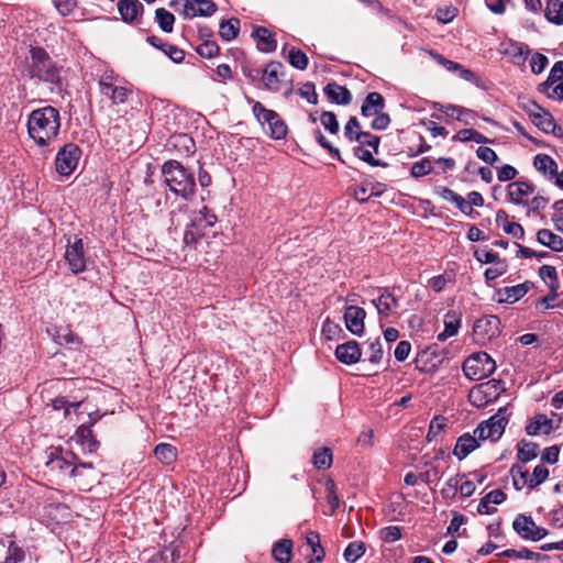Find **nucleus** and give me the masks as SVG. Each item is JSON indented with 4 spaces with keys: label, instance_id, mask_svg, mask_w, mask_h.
I'll list each match as a JSON object with an SVG mask.
<instances>
[{
    "label": "nucleus",
    "instance_id": "1",
    "mask_svg": "<svg viewBox=\"0 0 563 563\" xmlns=\"http://www.w3.org/2000/svg\"><path fill=\"white\" fill-rule=\"evenodd\" d=\"M29 136L37 147L48 150L57 139L60 131V113L53 106H45L33 110L26 122Z\"/></svg>",
    "mask_w": 563,
    "mask_h": 563
},
{
    "label": "nucleus",
    "instance_id": "2",
    "mask_svg": "<svg viewBox=\"0 0 563 563\" xmlns=\"http://www.w3.org/2000/svg\"><path fill=\"white\" fill-rule=\"evenodd\" d=\"M60 70V67L56 65L44 48L32 47L30 49L27 74L30 78L48 85L52 93L60 95L63 91Z\"/></svg>",
    "mask_w": 563,
    "mask_h": 563
},
{
    "label": "nucleus",
    "instance_id": "3",
    "mask_svg": "<svg viewBox=\"0 0 563 563\" xmlns=\"http://www.w3.org/2000/svg\"><path fill=\"white\" fill-rule=\"evenodd\" d=\"M164 181L172 192L185 200L191 199L196 189L195 173L175 159L165 162L162 166Z\"/></svg>",
    "mask_w": 563,
    "mask_h": 563
},
{
    "label": "nucleus",
    "instance_id": "4",
    "mask_svg": "<svg viewBox=\"0 0 563 563\" xmlns=\"http://www.w3.org/2000/svg\"><path fill=\"white\" fill-rule=\"evenodd\" d=\"M463 373L471 380H482L496 371V362L486 352H477L463 363Z\"/></svg>",
    "mask_w": 563,
    "mask_h": 563
},
{
    "label": "nucleus",
    "instance_id": "5",
    "mask_svg": "<svg viewBox=\"0 0 563 563\" xmlns=\"http://www.w3.org/2000/svg\"><path fill=\"white\" fill-rule=\"evenodd\" d=\"M505 390L503 380L490 379L474 386L468 393V401L476 408H484L496 401Z\"/></svg>",
    "mask_w": 563,
    "mask_h": 563
},
{
    "label": "nucleus",
    "instance_id": "6",
    "mask_svg": "<svg viewBox=\"0 0 563 563\" xmlns=\"http://www.w3.org/2000/svg\"><path fill=\"white\" fill-rule=\"evenodd\" d=\"M252 111L262 125L267 124L266 133L272 139L280 140L287 135V125L276 111L265 108L260 101L254 102Z\"/></svg>",
    "mask_w": 563,
    "mask_h": 563
},
{
    "label": "nucleus",
    "instance_id": "7",
    "mask_svg": "<svg viewBox=\"0 0 563 563\" xmlns=\"http://www.w3.org/2000/svg\"><path fill=\"white\" fill-rule=\"evenodd\" d=\"M80 156L81 150L77 144H65L55 157L56 172L62 176H69L76 169Z\"/></svg>",
    "mask_w": 563,
    "mask_h": 563
},
{
    "label": "nucleus",
    "instance_id": "8",
    "mask_svg": "<svg viewBox=\"0 0 563 563\" xmlns=\"http://www.w3.org/2000/svg\"><path fill=\"white\" fill-rule=\"evenodd\" d=\"M512 529L520 538L530 541H539L549 533L545 528L537 526L532 517L522 514L518 515L512 521Z\"/></svg>",
    "mask_w": 563,
    "mask_h": 563
},
{
    "label": "nucleus",
    "instance_id": "9",
    "mask_svg": "<svg viewBox=\"0 0 563 563\" xmlns=\"http://www.w3.org/2000/svg\"><path fill=\"white\" fill-rule=\"evenodd\" d=\"M507 424V418L492 416L489 419L482 421L474 430V433L478 437V440H490L495 442L504 434Z\"/></svg>",
    "mask_w": 563,
    "mask_h": 563
},
{
    "label": "nucleus",
    "instance_id": "10",
    "mask_svg": "<svg viewBox=\"0 0 563 563\" xmlns=\"http://www.w3.org/2000/svg\"><path fill=\"white\" fill-rule=\"evenodd\" d=\"M500 319L497 316H484L475 321L473 333L477 341H489L500 334Z\"/></svg>",
    "mask_w": 563,
    "mask_h": 563
},
{
    "label": "nucleus",
    "instance_id": "11",
    "mask_svg": "<svg viewBox=\"0 0 563 563\" xmlns=\"http://www.w3.org/2000/svg\"><path fill=\"white\" fill-rule=\"evenodd\" d=\"M64 258L73 274H79L86 271L87 258L82 239H76L74 243L68 241Z\"/></svg>",
    "mask_w": 563,
    "mask_h": 563
},
{
    "label": "nucleus",
    "instance_id": "12",
    "mask_svg": "<svg viewBox=\"0 0 563 563\" xmlns=\"http://www.w3.org/2000/svg\"><path fill=\"white\" fill-rule=\"evenodd\" d=\"M76 456L70 451H63L62 448H52L46 466L51 471L69 472Z\"/></svg>",
    "mask_w": 563,
    "mask_h": 563
},
{
    "label": "nucleus",
    "instance_id": "13",
    "mask_svg": "<svg viewBox=\"0 0 563 563\" xmlns=\"http://www.w3.org/2000/svg\"><path fill=\"white\" fill-rule=\"evenodd\" d=\"M533 286L534 284L532 282L526 280L516 286L499 288L496 291L497 301L499 303H515L525 297Z\"/></svg>",
    "mask_w": 563,
    "mask_h": 563
},
{
    "label": "nucleus",
    "instance_id": "14",
    "mask_svg": "<svg viewBox=\"0 0 563 563\" xmlns=\"http://www.w3.org/2000/svg\"><path fill=\"white\" fill-rule=\"evenodd\" d=\"M217 9V4L212 0H186L184 3V15L186 19L211 16Z\"/></svg>",
    "mask_w": 563,
    "mask_h": 563
},
{
    "label": "nucleus",
    "instance_id": "15",
    "mask_svg": "<svg viewBox=\"0 0 563 563\" xmlns=\"http://www.w3.org/2000/svg\"><path fill=\"white\" fill-rule=\"evenodd\" d=\"M366 312L363 308L349 306L344 312L346 329L354 335L361 336L364 333V320Z\"/></svg>",
    "mask_w": 563,
    "mask_h": 563
},
{
    "label": "nucleus",
    "instance_id": "16",
    "mask_svg": "<svg viewBox=\"0 0 563 563\" xmlns=\"http://www.w3.org/2000/svg\"><path fill=\"white\" fill-rule=\"evenodd\" d=\"M536 187L526 180H516L507 186V196L510 202L515 205L528 206V201L525 197L533 194Z\"/></svg>",
    "mask_w": 563,
    "mask_h": 563
},
{
    "label": "nucleus",
    "instance_id": "17",
    "mask_svg": "<svg viewBox=\"0 0 563 563\" xmlns=\"http://www.w3.org/2000/svg\"><path fill=\"white\" fill-rule=\"evenodd\" d=\"M70 476L77 482V485L84 489H89L96 481L93 466L91 463L74 464L69 471Z\"/></svg>",
    "mask_w": 563,
    "mask_h": 563
},
{
    "label": "nucleus",
    "instance_id": "18",
    "mask_svg": "<svg viewBox=\"0 0 563 563\" xmlns=\"http://www.w3.org/2000/svg\"><path fill=\"white\" fill-rule=\"evenodd\" d=\"M335 357L343 364L352 365L360 361L362 351L356 341H347L335 349Z\"/></svg>",
    "mask_w": 563,
    "mask_h": 563
},
{
    "label": "nucleus",
    "instance_id": "19",
    "mask_svg": "<svg viewBox=\"0 0 563 563\" xmlns=\"http://www.w3.org/2000/svg\"><path fill=\"white\" fill-rule=\"evenodd\" d=\"M379 318H388L399 307V302L389 288H383L377 299H373Z\"/></svg>",
    "mask_w": 563,
    "mask_h": 563
},
{
    "label": "nucleus",
    "instance_id": "20",
    "mask_svg": "<svg viewBox=\"0 0 563 563\" xmlns=\"http://www.w3.org/2000/svg\"><path fill=\"white\" fill-rule=\"evenodd\" d=\"M481 441L474 432L473 434L464 433L457 438L453 454L462 461L479 446Z\"/></svg>",
    "mask_w": 563,
    "mask_h": 563
},
{
    "label": "nucleus",
    "instance_id": "21",
    "mask_svg": "<svg viewBox=\"0 0 563 563\" xmlns=\"http://www.w3.org/2000/svg\"><path fill=\"white\" fill-rule=\"evenodd\" d=\"M284 65L280 62H271L263 69V82L266 89L277 91L279 89Z\"/></svg>",
    "mask_w": 563,
    "mask_h": 563
},
{
    "label": "nucleus",
    "instance_id": "22",
    "mask_svg": "<svg viewBox=\"0 0 563 563\" xmlns=\"http://www.w3.org/2000/svg\"><path fill=\"white\" fill-rule=\"evenodd\" d=\"M323 92L327 98L336 104L346 106L352 101V95L350 90L336 84L335 81L329 82L324 88Z\"/></svg>",
    "mask_w": 563,
    "mask_h": 563
},
{
    "label": "nucleus",
    "instance_id": "23",
    "mask_svg": "<svg viewBox=\"0 0 563 563\" xmlns=\"http://www.w3.org/2000/svg\"><path fill=\"white\" fill-rule=\"evenodd\" d=\"M153 47L164 52L174 63H181L185 58V52L170 43L164 42L162 38L152 35L146 38Z\"/></svg>",
    "mask_w": 563,
    "mask_h": 563
},
{
    "label": "nucleus",
    "instance_id": "24",
    "mask_svg": "<svg viewBox=\"0 0 563 563\" xmlns=\"http://www.w3.org/2000/svg\"><path fill=\"white\" fill-rule=\"evenodd\" d=\"M118 10L124 22L132 23L143 12L144 7L139 0H119Z\"/></svg>",
    "mask_w": 563,
    "mask_h": 563
},
{
    "label": "nucleus",
    "instance_id": "25",
    "mask_svg": "<svg viewBox=\"0 0 563 563\" xmlns=\"http://www.w3.org/2000/svg\"><path fill=\"white\" fill-rule=\"evenodd\" d=\"M252 36L255 38L257 48L264 53H272L276 49L277 44L274 34L264 26H257Z\"/></svg>",
    "mask_w": 563,
    "mask_h": 563
},
{
    "label": "nucleus",
    "instance_id": "26",
    "mask_svg": "<svg viewBox=\"0 0 563 563\" xmlns=\"http://www.w3.org/2000/svg\"><path fill=\"white\" fill-rule=\"evenodd\" d=\"M461 327V314L454 310H449L444 314V330L437 335V340L444 342L451 336L457 334Z\"/></svg>",
    "mask_w": 563,
    "mask_h": 563
},
{
    "label": "nucleus",
    "instance_id": "27",
    "mask_svg": "<svg viewBox=\"0 0 563 563\" xmlns=\"http://www.w3.org/2000/svg\"><path fill=\"white\" fill-rule=\"evenodd\" d=\"M506 500V494L501 489H495L487 493L479 501L477 511L479 514L493 515L496 512V508L489 505H500Z\"/></svg>",
    "mask_w": 563,
    "mask_h": 563
},
{
    "label": "nucleus",
    "instance_id": "28",
    "mask_svg": "<svg viewBox=\"0 0 563 563\" xmlns=\"http://www.w3.org/2000/svg\"><path fill=\"white\" fill-rule=\"evenodd\" d=\"M525 430L528 435L550 434L552 431V420L543 413L536 415L528 422Z\"/></svg>",
    "mask_w": 563,
    "mask_h": 563
},
{
    "label": "nucleus",
    "instance_id": "29",
    "mask_svg": "<svg viewBox=\"0 0 563 563\" xmlns=\"http://www.w3.org/2000/svg\"><path fill=\"white\" fill-rule=\"evenodd\" d=\"M385 107V100L383 98V96L379 93V92H369L362 107H361V112H362V115L364 117H372V115H375V114H378L380 113V111L384 109Z\"/></svg>",
    "mask_w": 563,
    "mask_h": 563
},
{
    "label": "nucleus",
    "instance_id": "30",
    "mask_svg": "<svg viewBox=\"0 0 563 563\" xmlns=\"http://www.w3.org/2000/svg\"><path fill=\"white\" fill-rule=\"evenodd\" d=\"M533 166L538 172L548 175L550 178L558 175V164L548 154L536 155L533 158Z\"/></svg>",
    "mask_w": 563,
    "mask_h": 563
},
{
    "label": "nucleus",
    "instance_id": "31",
    "mask_svg": "<svg viewBox=\"0 0 563 563\" xmlns=\"http://www.w3.org/2000/svg\"><path fill=\"white\" fill-rule=\"evenodd\" d=\"M306 547L311 551L313 558L308 563H321L324 558V550L320 542V536L316 531H309L306 536Z\"/></svg>",
    "mask_w": 563,
    "mask_h": 563
},
{
    "label": "nucleus",
    "instance_id": "32",
    "mask_svg": "<svg viewBox=\"0 0 563 563\" xmlns=\"http://www.w3.org/2000/svg\"><path fill=\"white\" fill-rule=\"evenodd\" d=\"M537 240L540 244L551 249L554 252L563 251V238L554 234L548 229H541L537 233Z\"/></svg>",
    "mask_w": 563,
    "mask_h": 563
},
{
    "label": "nucleus",
    "instance_id": "33",
    "mask_svg": "<svg viewBox=\"0 0 563 563\" xmlns=\"http://www.w3.org/2000/svg\"><path fill=\"white\" fill-rule=\"evenodd\" d=\"M563 80V60H558L552 66L548 78L538 85L537 89L540 93H545L548 90H550L551 87L554 86L558 81Z\"/></svg>",
    "mask_w": 563,
    "mask_h": 563
},
{
    "label": "nucleus",
    "instance_id": "34",
    "mask_svg": "<svg viewBox=\"0 0 563 563\" xmlns=\"http://www.w3.org/2000/svg\"><path fill=\"white\" fill-rule=\"evenodd\" d=\"M76 437L84 450L95 452L99 446V442L96 440L89 426H80L76 431Z\"/></svg>",
    "mask_w": 563,
    "mask_h": 563
},
{
    "label": "nucleus",
    "instance_id": "35",
    "mask_svg": "<svg viewBox=\"0 0 563 563\" xmlns=\"http://www.w3.org/2000/svg\"><path fill=\"white\" fill-rule=\"evenodd\" d=\"M539 445L534 442L521 440L517 443V459L528 463L538 456Z\"/></svg>",
    "mask_w": 563,
    "mask_h": 563
},
{
    "label": "nucleus",
    "instance_id": "36",
    "mask_svg": "<svg viewBox=\"0 0 563 563\" xmlns=\"http://www.w3.org/2000/svg\"><path fill=\"white\" fill-rule=\"evenodd\" d=\"M500 558H517L525 560H536V561H545L549 559L548 555L541 554L539 552H533L527 548H522L520 550L507 549L497 554Z\"/></svg>",
    "mask_w": 563,
    "mask_h": 563
},
{
    "label": "nucleus",
    "instance_id": "37",
    "mask_svg": "<svg viewBox=\"0 0 563 563\" xmlns=\"http://www.w3.org/2000/svg\"><path fill=\"white\" fill-rule=\"evenodd\" d=\"M292 542L289 539L279 540L272 550V554L279 563H289L291 560Z\"/></svg>",
    "mask_w": 563,
    "mask_h": 563
},
{
    "label": "nucleus",
    "instance_id": "38",
    "mask_svg": "<svg viewBox=\"0 0 563 563\" xmlns=\"http://www.w3.org/2000/svg\"><path fill=\"white\" fill-rule=\"evenodd\" d=\"M154 454L161 463L170 465L177 459V449L169 443H159L155 446Z\"/></svg>",
    "mask_w": 563,
    "mask_h": 563
},
{
    "label": "nucleus",
    "instance_id": "39",
    "mask_svg": "<svg viewBox=\"0 0 563 563\" xmlns=\"http://www.w3.org/2000/svg\"><path fill=\"white\" fill-rule=\"evenodd\" d=\"M240 31V20L238 18H231L223 20L219 26V35L225 42L234 40Z\"/></svg>",
    "mask_w": 563,
    "mask_h": 563
},
{
    "label": "nucleus",
    "instance_id": "40",
    "mask_svg": "<svg viewBox=\"0 0 563 563\" xmlns=\"http://www.w3.org/2000/svg\"><path fill=\"white\" fill-rule=\"evenodd\" d=\"M545 18L555 25L563 24V0H550L547 4Z\"/></svg>",
    "mask_w": 563,
    "mask_h": 563
},
{
    "label": "nucleus",
    "instance_id": "41",
    "mask_svg": "<svg viewBox=\"0 0 563 563\" xmlns=\"http://www.w3.org/2000/svg\"><path fill=\"white\" fill-rule=\"evenodd\" d=\"M312 464L318 470H328L332 465V451L323 446L317 450L312 456Z\"/></svg>",
    "mask_w": 563,
    "mask_h": 563
},
{
    "label": "nucleus",
    "instance_id": "42",
    "mask_svg": "<svg viewBox=\"0 0 563 563\" xmlns=\"http://www.w3.org/2000/svg\"><path fill=\"white\" fill-rule=\"evenodd\" d=\"M155 21L159 29L165 33H170L174 30L175 16L173 13L164 8H158L155 11Z\"/></svg>",
    "mask_w": 563,
    "mask_h": 563
},
{
    "label": "nucleus",
    "instance_id": "43",
    "mask_svg": "<svg viewBox=\"0 0 563 563\" xmlns=\"http://www.w3.org/2000/svg\"><path fill=\"white\" fill-rule=\"evenodd\" d=\"M453 141L468 142L474 141L479 144L489 143L490 140L474 129L460 130L454 136Z\"/></svg>",
    "mask_w": 563,
    "mask_h": 563
},
{
    "label": "nucleus",
    "instance_id": "44",
    "mask_svg": "<svg viewBox=\"0 0 563 563\" xmlns=\"http://www.w3.org/2000/svg\"><path fill=\"white\" fill-rule=\"evenodd\" d=\"M530 120L542 132L549 133V129H550L554 118L548 110H545L544 108H541V110L537 111L536 114H531Z\"/></svg>",
    "mask_w": 563,
    "mask_h": 563
},
{
    "label": "nucleus",
    "instance_id": "45",
    "mask_svg": "<svg viewBox=\"0 0 563 563\" xmlns=\"http://www.w3.org/2000/svg\"><path fill=\"white\" fill-rule=\"evenodd\" d=\"M366 551L365 544L362 541H354L347 544L343 552V558L349 563L356 562Z\"/></svg>",
    "mask_w": 563,
    "mask_h": 563
},
{
    "label": "nucleus",
    "instance_id": "46",
    "mask_svg": "<svg viewBox=\"0 0 563 563\" xmlns=\"http://www.w3.org/2000/svg\"><path fill=\"white\" fill-rule=\"evenodd\" d=\"M194 228H201L202 230L206 228L213 227L217 222V217L208 210L207 207H203L202 210L192 219Z\"/></svg>",
    "mask_w": 563,
    "mask_h": 563
},
{
    "label": "nucleus",
    "instance_id": "47",
    "mask_svg": "<svg viewBox=\"0 0 563 563\" xmlns=\"http://www.w3.org/2000/svg\"><path fill=\"white\" fill-rule=\"evenodd\" d=\"M353 154L355 157L360 158L361 161L369 164L371 166H374V167H387L388 164L386 162H383L380 159H376L373 154L364 148L363 146H355L353 148Z\"/></svg>",
    "mask_w": 563,
    "mask_h": 563
},
{
    "label": "nucleus",
    "instance_id": "48",
    "mask_svg": "<svg viewBox=\"0 0 563 563\" xmlns=\"http://www.w3.org/2000/svg\"><path fill=\"white\" fill-rule=\"evenodd\" d=\"M510 474L512 476L514 487L517 490H520L525 485L528 486V482H529L530 477H529V473H528L527 470H525L523 467L515 464L510 468Z\"/></svg>",
    "mask_w": 563,
    "mask_h": 563
},
{
    "label": "nucleus",
    "instance_id": "49",
    "mask_svg": "<svg viewBox=\"0 0 563 563\" xmlns=\"http://www.w3.org/2000/svg\"><path fill=\"white\" fill-rule=\"evenodd\" d=\"M289 64L299 69L305 70L308 66V57L307 55L299 48L291 47L288 54Z\"/></svg>",
    "mask_w": 563,
    "mask_h": 563
},
{
    "label": "nucleus",
    "instance_id": "50",
    "mask_svg": "<svg viewBox=\"0 0 563 563\" xmlns=\"http://www.w3.org/2000/svg\"><path fill=\"white\" fill-rule=\"evenodd\" d=\"M508 46L509 47L506 52L510 54L514 58H519L522 63L527 59V57L530 54V48L525 43L510 41Z\"/></svg>",
    "mask_w": 563,
    "mask_h": 563
},
{
    "label": "nucleus",
    "instance_id": "51",
    "mask_svg": "<svg viewBox=\"0 0 563 563\" xmlns=\"http://www.w3.org/2000/svg\"><path fill=\"white\" fill-rule=\"evenodd\" d=\"M494 264V267H488L484 273V277L487 284L492 280H495L499 276L506 274L508 269V264L506 260H498Z\"/></svg>",
    "mask_w": 563,
    "mask_h": 563
},
{
    "label": "nucleus",
    "instance_id": "52",
    "mask_svg": "<svg viewBox=\"0 0 563 563\" xmlns=\"http://www.w3.org/2000/svg\"><path fill=\"white\" fill-rule=\"evenodd\" d=\"M320 121L323 128L331 134H338L340 125L336 115L331 111H322Z\"/></svg>",
    "mask_w": 563,
    "mask_h": 563
},
{
    "label": "nucleus",
    "instance_id": "53",
    "mask_svg": "<svg viewBox=\"0 0 563 563\" xmlns=\"http://www.w3.org/2000/svg\"><path fill=\"white\" fill-rule=\"evenodd\" d=\"M432 172V162L430 158L424 157L419 162L412 164L410 175L413 178H420Z\"/></svg>",
    "mask_w": 563,
    "mask_h": 563
},
{
    "label": "nucleus",
    "instance_id": "54",
    "mask_svg": "<svg viewBox=\"0 0 563 563\" xmlns=\"http://www.w3.org/2000/svg\"><path fill=\"white\" fill-rule=\"evenodd\" d=\"M464 475L456 474L455 476L449 478L444 485V487L441 489V495L445 499H452L456 496V493L459 490L460 481Z\"/></svg>",
    "mask_w": 563,
    "mask_h": 563
},
{
    "label": "nucleus",
    "instance_id": "55",
    "mask_svg": "<svg viewBox=\"0 0 563 563\" xmlns=\"http://www.w3.org/2000/svg\"><path fill=\"white\" fill-rule=\"evenodd\" d=\"M25 551L19 547L14 541H11L8 545L4 563H19L24 561Z\"/></svg>",
    "mask_w": 563,
    "mask_h": 563
},
{
    "label": "nucleus",
    "instance_id": "56",
    "mask_svg": "<svg viewBox=\"0 0 563 563\" xmlns=\"http://www.w3.org/2000/svg\"><path fill=\"white\" fill-rule=\"evenodd\" d=\"M446 427V418L443 416H435L430 424L427 433V440L429 442L433 441L437 435Z\"/></svg>",
    "mask_w": 563,
    "mask_h": 563
},
{
    "label": "nucleus",
    "instance_id": "57",
    "mask_svg": "<svg viewBox=\"0 0 563 563\" xmlns=\"http://www.w3.org/2000/svg\"><path fill=\"white\" fill-rule=\"evenodd\" d=\"M549 477V470L543 465H537L533 468L532 476L529 478L528 487L536 488Z\"/></svg>",
    "mask_w": 563,
    "mask_h": 563
},
{
    "label": "nucleus",
    "instance_id": "58",
    "mask_svg": "<svg viewBox=\"0 0 563 563\" xmlns=\"http://www.w3.org/2000/svg\"><path fill=\"white\" fill-rule=\"evenodd\" d=\"M314 137L322 148L327 150L333 157H335L341 163H345L344 159L341 157L339 148L333 147L319 129L314 131Z\"/></svg>",
    "mask_w": 563,
    "mask_h": 563
},
{
    "label": "nucleus",
    "instance_id": "59",
    "mask_svg": "<svg viewBox=\"0 0 563 563\" xmlns=\"http://www.w3.org/2000/svg\"><path fill=\"white\" fill-rule=\"evenodd\" d=\"M548 64L549 58L544 54L539 52L532 54L530 59V68L533 74L539 75L543 73Z\"/></svg>",
    "mask_w": 563,
    "mask_h": 563
},
{
    "label": "nucleus",
    "instance_id": "60",
    "mask_svg": "<svg viewBox=\"0 0 563 563\" xmlns=\"http://www.w3.org/2000/svg\"><path fill=\"white\" fill-rule=\"evenodd\" d=\"M196 52L203 58H212L219 54L220 48L214 41H205L196 48Z\"/></svg>",
    "mask_w": 563,
    "mask_h": 563
},
{
    "label": "nucleus",
    "instance_id": "61",
    "mask_svg": "<svg viewBox=\"0 0 563 563\" xmlns=\"http://www.w3.org/2000/svg\"><path fill=\"white\" fill-rule=\"evenodd\" d=\"M202 236L203 230L199 227L194 228V222H191L184 233V243L186 246L196 245Z\"/></svg>",
    "mask_w": 563,
    "mask_h": 563
},
{
    "label": "nucleus",
    "instance_id": "62",
    "mask_svg": "<svg viewBox=\"0 0 563 563\" xmlns=\"http://www.w3.org/2000/svg\"><path fill=\"white\" fill-rule=\"evenodd\" d=\"M362 131H360V122L355 117L350 118L347 123L344 126V136L350 141L354 142L358 140Z\"/></svg>",
    "mask_w": 563,
    "mask_h": 563
},
{
    "label": "nucleus",
    "instance_id": "63",
    "mask_svg": "<svg viewBox=\"0 0 563 563\" xmlns=\"http://www.w3.org/2000/svg\"><path fill=\"white\" fill-rule=\"evenodd\" d=\"M354 142L360 143V146L371 147L375 153H378L380 137L369 132H363L358 140H355Z\"/></svg>",
    "mask_w": 563,
    "mask_h": 563
},
{
    "label": "nucleus",
    "instance_id": "64",
    "mask_svg": "<svg viewBox=\"0 0 563 563\" xmlns=\"http://www.w3.org/2000/svg\"><path fill=\"white\" fill-rule=\"evenodd\" d=\"M457 15V9L453 5H449L445 8H439L435 11V18L439 22L446 24L453 21V19Z\"/></svg>",
    "mask_w": 563,
    "mask_h": 563
}]
</instances>
